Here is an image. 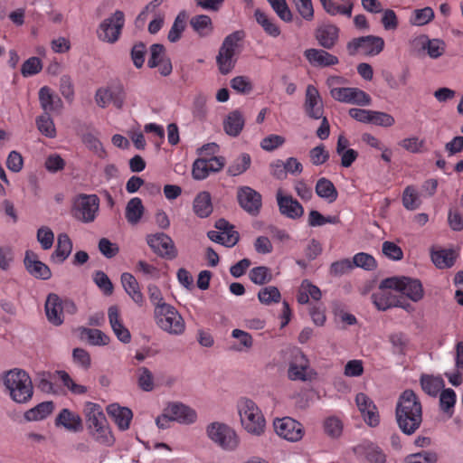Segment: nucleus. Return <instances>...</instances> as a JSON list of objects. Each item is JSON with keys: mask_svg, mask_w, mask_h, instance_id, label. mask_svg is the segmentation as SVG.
Wrapping results in <instances>:
<instances>
[{"mask_svg": "<svg viewBox=\"0 0 463 463\" xmlns=\"http://www.w3.org/2000/svg\"><path fill=\"white\" fill-rule=\"evenodd\" d=\"M395 417L398 427L406 435L414 434L422 423V405L411 390H405L399 397Z\"/></svg>", "mask_w": 463, "mask_h": 463, "instance_id": "nucleus-1", "label": "nucleus"}, {"mask_svg": "<svg viewBox=\"0 0 463 463\" xmlns=\"http://www.w3.org/2000/svg\"><path fill=\"white\" fill-rule=\"evenodd\" d=\"M237 408L243 430L252 436L263 435L266 430V420L258 405L249 398H241L238 402Z\"/></svg>", "mask_w": 463, "mask_h": 463, "instance_id": "nucleus-2", "label": "nucleus"}, {"mask_svg": "<svg viewBox=\"0 0 463 463\" xmlns=\"http://www.w3.org/2000/svg\"><path fill=\"white\" fill-rule=\"evenodd\" d=\"M4 384L15 402L25 403L33 397L32 380L24 370H10L4 377Z\"/></svg>", "mask_w": 463, "mask_h": 463, "instance_id": "nucleus-3", "label": "nucleus"}, {"mask_svg": "<svg viewBox=\"0 0 463 463\" xmlns=\"http://www.w3.org/2000/svg\"><path fill=\"white\" fill-rule=\"evenodd\" d=\"M243 36L242 32L236 31L224 38L216 56V63L222 74L226 75L234 69Z\"/></svg>", "mask_w": 463, "mask_h": 463, "instance_id": "nucleus-4", "label": "nucleus"}, {"mask_svg": "<svg viewBox=\"0 0 463 463\" xmlns=\"http://www.w3.org/2000/svg\"><path fill=\"white\" fill-rule=\"evenodd\" d=\"M205 433L213 444L225 451H234L240 445V438L235 430L224 422H211L206 426Z\"/></svg>", "mask_w": 463, "mask_h": 463, "instance_id": "nucleus-5", "label": "nucleus"}, {"mask_svg": "<svg viewBox=\"0 0 463 463\" xmlns=\"http://www.w3.org/2000/svg\"><path fill=\"white\" fill-rule=\"evenodd\" d=\"M343 82V78L331 76L326 80V84L331 88V97L343 103L354 104L358 106H369L372 99L369 94L358 88L353 87H334L335 84Z\"/></svg>", "mask_w": 463, "mask_h": 463, "instance_id": "nucleus-6", "label": "nucleus"}, {"mask_svg": "<svg viewBox=\"0 0 463 463\" xmlns=\"http://www.w3.org/2000/svg\"><path fill=\"white\" fill-rule=\"evenodd\" d=\"M154 317L157 326L169 335H180L185 330L184 318L171 305L163 306L154 311Z\"/></svg>", "mask_w": 463, "mask_h": 463, "instance_id": "nucleus-7", "label": "nucleus"}, {"mask_svg": "<svg viewBox=\"0 0 463 463\" xmlns=\"http://www.w3.org/2000/svg\"><path fill=\"white\" fill-rule=\"evenodd\" d=\"M124 24L125 14L122 11L117 10L99 24L97 36L104 43H115L120 37Z\"/></svg>", "mask_w": 463, "mask_h": 463, "instance_id": "nucleus-8", "label": "nucleus"}, {"mask_svg": "<svg viewBox=\"0 0 463 463\" xmlns=\"http://www.w3.org/2000/svg\"><path fill=\"white\" fill-rule=\"evenodd\" d=\"M383 286L394 288L413 302L420 301L424 295L423 287L419 279L409 277H392L383 279Z\"/></svg>", "mask_w": 463, "mask_h": 463, "instance_id": "nucleus-9", "label": "nucleus"}, {"mask_svg": "<svg viewBox=\"0 0 463 463\" xmlns=\"http://www.w3.org/2000/svg\"><path fill=\"white\" fill-rule=\"evenodd\" d=\"M99 209V198L96 194H80L74 202L72 215L85 223L92 222Z\"/></svg>", "mask_w": 463, "mask_h": 463, "instance_id": "nucleus-10", "label": "nucleus"}, {"mask_svg": "<svg viewBox=\"0 0 463 463\" xmlns=\"http://www.w3.org/2000/svg\"><path fill=\"white\" fill-rule=\"evenodd\" d=\"M384 48V40L380 36L366 35L352 39L346 44L347 52L354 56L362 53L367 56L378 55Z\"/></svg>", "mask_w": 463, "mask_h": 463, "instance_id": "nucleus-11", "label": "nucleus"}, {"mask_svg": "<svg viewBox=\"0 0 463 463\" xmlns=\"http://www.w3.org/2000/svg\"><path fill=\"white\" fill-rule=\"evenodd\" d=\"M316 373L309 366L307 358L297 352L288 365V377L291 381L307 382L315 378Z\"/></svg>", "mask_w": 463, "mask_h": 463, "instance_id": "nucleus-12", "label": "nucleus"}, {"mask_svg": "<svg viewBox=\"0 0 463 463\" xmlns=\"http://www.w3.org/2000/svg\"><path fill=\"white\" fill-rule=\"evenodd\" d=\"M394 288H387L383 286V280L376 292L372 295L373 303L379 310H387L392 307H400L409 311L411 308L410 304H404L402 300L397 298L391 290Z\"/></svg>", "mask_w": 463, "mask_h": 463, "instance_id": "nucleus-13", "label": "nucleus"}, {"mask_svg": "<svg viewBox=\"0 0 463 463\" xmlns=\"http://www.w3.org/2000/svg\"><path fill=\"white\" fill-rule=\"evenodd\" d=\"M273 425L276 433L288 441L296 442L303 437L304 430L301 423L290 417L276 419Z\"/></svg>", "mask_w": 463, "mask_h": 463, "instance_id": "nucleus-14", "label": "nucleus"}, {"mask_svg": "<svg viewBox=\"0 0 463 463\" xmlns=\"http://www.w3.org/2000/svg\"><path fill=\"white\" fill-rule=\"evenodd\" d=\"M237 198L240 206L252 216L260 213L262 200L260 193L250 186H241L238 189Z\"/></svg>", "mask_w": 463, "mask_h": 463, "instance_id": "nucleus-15", "label": "nucleus"}, {"mask_svg": "<svg viewBox=\"0 0 463 463\" xmlns=\"http://www.w3.org/2000/svg\"><path fill=\"white\" fill-rule=\"evenodd\" d=\"M359 411L366 424L376 427L380 423V415L373 401L366 394L360 392L355 397Z\"/></svg>", "mask_w": 463, "mask_h": 463, "instance_id": "nucleus-16", "label": "nucleus"}, {"mask_svg": "<svg viewBox=\"0 0 463 463\" xmlns=\"http://www.w3.org/2000/svg\"><path fill=\"white\" fill-rule=\"evenodd\" d=\"M304 109L306 114L314 119H320L324 114V104L317 89L308 85L306 89Z\"/></svg>", "mask_w": 463, "mask_h": 463, "instance_id": "nucleus-17", "label": "nucleus"}, {"mask_svg": "<svg viewBox=\"0 0 463 463\" xmlns=\"http://www.w3.org/2000/svg\"><path fill=\"white\" fill-rule=\"evenodd\" d=\"M149 247L158 255L174 259L176 257V250L172 239L165 233H156L147 236Z\"/></svg>", "mask_w": 463, "mask_h": 463, "instance_id": "nucleus-18", "label": "nucleus"}, {"mask_svg": "<svg viewBox=\"0 0 463 463\" xmlns=\"http://www.w3.org/2000/svg\"><path fill=\"white\" fill-rule=\"evenodd\" d=\"M24 263L28 273L36 279L45 280L52 277L50 268L33 250H26Z\"/></svg>", "mask_w": 463, "mask_h": 463, "instance_id": "nucleus-19", "label": "nucleus"}, {"mask_svg": "<svg viewBox=\"0 0 463 463\" xmlns=\"http://www.w3.org/2000/svg\"><path fill=\"white\" fill-rule=\"evenodd\" d=\"M165 409L166 415L171 418L172 421H177L181 424H192L197 419L194 410L180 402L169 403Z\"/></svg>", "mask_w": 463, "mask_h": 463, "instance_id": "nucleus-20", "label": "nucleus"}, {"mask_svg": "<svg viewBox=\"0 0 463 463\" xmlns=\"http://www.w3.org/2000/svg\"><path fill=\"white\" fill-rule=\"evenodd\" d=\"M277 203L279 213L289 219L296 220L304 214L303 206L291 195H283L281 192H278Z\"/></svg>", "mask_w": 463, "mask_h": 463, "instance_id": "nucleus-21", "label": "nucleus"}, {"mask_svg": "<svg viewBox=\"0 0 463 463\" xmlns=\"http://www.w3.org/2000/svg\"><path fill=\"white\" fill-rule=\"evenodd\" d=\"M39 102L44 114L60 112L63 108L61 98L48 86H43L39 90Z\"/></svg>", "mask_w": 463, "mask_h": 463, "instance_id": "nucleus-22", "label": "nucleus"}, {"mask_svg": "<svg viewBox=\"0 0 463 463\" xmlns=\"http://www.w3.org/2000/svg\"><path fill=\"white\" fill-rule=\"evenodd\" d=\"M45 313L48 321L53 326H61L64 321L61 298L54 294L48 295L45 302Z\"/></svg>", "mask_w": 463, "mask_h": 463, "instance_id": "nucleus-23", "label": "nucleus"}, {"mask_svg": "<svg viewBox=\"0 0 463 463\" xmlns=\"http://www.w3.org/2000/svg\"><path fill=\"white\" fill-rule=\"evenodd\" d=\"M304 56L312 66L329 67L339 62L336 56L322 49H307L304 52Z\"/></svg>", "mask_w": 463, "mask_h": 463, "instance_id": "nucleus-24", "label": "nucleus"}, {"mask_svg": "<svg viewBox=\"0 0 463 463\" xmlns=\"http://www.w3.org/2000/svg\"><path fill=\"white\" fill-rule=\"evenodd\" d=\"M339 38V28L335 24H324L316 31V39L325 49H332Z\"/></svg>", "mask_w": 463, "mask_h": 463, "instance_id": "nucleus-25", "label": "nucleus"}, {"mask_svg": "<svg viewBox=\"0 0 463 463\" xmlns=\"http://www.w3.org/2000/svg\"><path fill=\"white\" fill-rule=\"evenodd\" d=\"M107 411L119 430H126L129 428L133 418V413L130 409L120 407L118 404L113 403L108 406Z\"/></svg>", "mask_w": 463, "mask_h": 463, "instance_id": "nucleus-26", "label": "nucleus"}, {"mask_svg": "<svg viewBox=\"0 0 463 463\" xmlns=\"http://www.w3.org/2000/svg\"><path fill=\"white\" fill-rule=\"evenodd\" d=\"M354 453L370 463H385L386 457L381 449L373 443H362L354 449Z\"/></svg>", "mask_w": 463, "mask_h": 463, "instance_id": "nucleus-27", "label": "nucleus"}, {"mask_svg": "<svg viewBox=\"0 0 463 463\" xmlns=\"http://www.w3.org/2000/svg\"><path fill=\"white\" fill-rule=\"evenodd\" d=\"M121 283L125 291L131 299L139 307L144 306L145 297L142 294L139 284L135 277L130 273L125 272L121 275Z\"/></svg>", "mask_w": 463, "mask_h": 463, "instance_id": "nucleus-28", "label": "nucleus"}, {"mask_svg": "<svg viewBox=\"0 0 463 463\" xmlns=\"http://www.w3.org/2000/svg\"><path fill=\"white\" fill-rule=\"evenodd\" d=\"M55 425L62 426L69 431L77 432L82 429V420L78 414L69 409H62L55 419Z\"/></svg>", "mask_w": 463, "mask_h": 463, "instance_id": "nucleus-29", "label": "nucleus"}, {"mask_svg": "<svg viewBox=\"0 0 463 463\" xmlns=\"http://www.w3.org/2000/svg\"><path fill=\"white\" fill-rule=\"evenodd\" d=\"M84 412L89 430L108 422L101 407L97 403L87 402Z\"/></svg>", "mask_w": 463, "mask_h": 463, "instance_id": "nucleus-30", "label": "nucleus"}, {"mask_svg": "<svg viewBox=\"0 0 463 463\" xmlns=\"http://www.w3.org/2000/svg\"><path fill=\"white\" fill-rule=\"evenodd\" d=\"M430 258L438 269H449L455 263L457 253L452 249H437L431 250Z\"/></svg>", "mask_w": 463, "mask_h": 463, "instance_id": "nucleus-31", "label": "nucleus"}, {"mask_svg": "<svg viewBox=\"0 0 463 463\" xmlns=\"http://www.w3.org/2000/svg\"><path fill=\"white\" fill-rule=\"evenodd\" d=\"M324 10L331 16L343 15L350 18L353 14L354 2L337 3L335 0H319Z\"/></svg>", "mask_w": 463, "mask_h": 463, "instance_id": "nucleus-32", "label": "nucleus"}, {"mask_svg": "<svg viewBox=\"0 0 463 463\" xmlns=\"http://www.w3.org/2000/svg\"><path fill=\"white\" fill-rule=\"evenodd\" d=\"M72 241L66 233H60L57 237L55 250L52 259L57 263H62L71 253Z\"/></svg>", "mask_w": 463, "mask_h": 463, "instance_id": "nucleus-33", "label": "nucleus"}, {"mask_svg": "<svg viewBox=\"0 0 463 463\" xmlns=\"http://www.w3.org/2000/svg\"><path fill=\"white\" fill-rule=\"evenodd\" d=\"M193 210L200 218H206L213 213L211 194L206 192L199 193L193 203Z\"/></svg>", "mask_w": 463, "mask_h": 463, "instance_id": "nucleus-34", "label": "nucleus"}, {"mask_svg": "<svg viewBox=\"0 0 463 463\" xmlns=\"http://www.w3.org/2000/svg\"><path fill=\"white\" fill-rule=\"evenodd\" d=\"M244 127V118L239 110L232 111L223 122V128L227 135L237 137Z\"/></svg>", "mask_w": 463, "mask_h": 463, "instance_id": "nucleus-35", "label": "nucleus"}, {"mask_svg": "<svg viewBox=\"0 0 463 463\" xmlns=\"http://www.w3.org/2000/svg\"><path fill=\"white\" fill-rule=\"evenodd\" d=\"M145 208L142 201L138 197L130 199L126 206L125 216L128 223L131 225L137 224L144 214Z\"/></svg>", "mask_w": 463, "mask_h": 463, "instance_id": "nucleus-36", "label": "nucleus"}, {"mask_svg": "<svg viewBox=\"0 0 463 463\" xmlns=\"http://www.w3.org/2000/svg\"><path fill=\"white\" fill-rule=\"evenodd\" d=\"M316 193L319 197L327 200L329 203L335 202L338 195L334 184L325 177L317 180Z\"/></svg>", "mask_w": 463, "mask_h": 463, "instance_id": "nucleus-37", "label": "nucleus"}, {"mask_svg": "<svg viewBox=\"0 0 463 463\" xmlns=\"http://www.w3.org/2000/svg\"><path fill=\"white\" fill-rule=\"evenodd\" d=\"M54 409L52 402H43L24 413V418L29 421L41 420L50 415Z\"/></svg>", "mask_w": 463, "mask_h": 463, "instance_id": "nucleus-38", "label": "nucleus"}, {"mask_svg": "<svg viewBox=\"0 0 463 463\" xmlns=\"http://www.w3.org/2000/svg\"><path fill=\"white\" fill-rule=\"evenodd\" d=\"M190 25L200 36H207L213 30L212 19L205 14L193 16L190 20Z\"/></svg>", "mask_w": 463, "mask_h": 463, "instance_id": "nucleus-39", "label": "nucleus"}, {"mask_svg": "<svg viewBox=\"0 0 463 463\" xmlns=\"http://www.w3.org/2000/svg\"><path fill=\"white\" fill-rule=\"evenodd\" d=\"M90 436L99 444L104 446H112L114 437L109 430V423L106 422L100 426L89 430Z\"/></svg>", "mask_w": 463, "mask_h": 463, "instance_id": "nucleus-40", "label": "nucleus"}, {"mask_svg": "<svg viewBox=\"0 0 463 463\" xmlns=\"http://www.w3.org/2000/svg\"><path fill=\"white\" fill-rule=\"evenodd\" d=\"M257 23L263 28L269 35L278 37L280 34L279 27L264 12L257 9L254 13Z\"/></svg>", "mask_w": 463, "mask_h": 463, "instance_id": "nucleus-41", "label": "nucleus"}, {"mask_svg": "<svg viewBox=\"0 0 463 463\" xmlns=\"http://www.w3.org/2000/svg\"><path fill=\"white\" fill-rule=\"evenodd\" d=\"M109 102L112 103L118 109H121L124 107L127 92L122 84L112 85L107 87Z\"/></svg>", "mask_w": 463, "mask_h": 463, "instance_id": "nucleus-42", "label": "nucleus"}, {"mask_svg": "<svg viewBox=\"0 0 463 463\" xmlns=\"http://www.w3.org/2000/svg\"><path fill=\"white\" fill-rule=\"evenodd\" d=\"M38 130L45 137L53 138L56 137V128L50 114H43L36 118Z\"/></svg>", "mask_w": 463, "mask_h": 463, "instance_id": "nucleus-43", "label": "nucleus"}, {"mask_svg": "<svg viewBox=\"0 0 463 463\" xmlns=\"http://www.w3.org/2000/svg\"><path fill=\"white\" fill-rule=\"evenodd\" d=\"M80 335L92 345H106L109 341V337L99 329L82 328Z\"/></svg>", "mask_w": 463, "mask_h": 463, "instance_id": "nucleus-44", "label": "nucleus"}, {"mask_svg": "<svg viewBox=\"0 0 463 463\" xmlns=\"http://www.w3.org/2000/svg\"><path fill=\"white\" fill-rule=\"evenodd\" d=\"M251 160L249 154H241L228 167V174L237 176L244 173L250 165Z\"/></svg>", "mask_w": 463, "mask_h": 463, "instance_id": "nucleus-45", "label": "nucleus"}, {"mask_svg": "<svg viewBox=\"0 0 463 463\" xmlns=\"http://www.w3.org/2000/svg\"><path fill=\"white\" fill-rule=\"evenodd\" d=\"M281 295L277 287L269 286L261 288L258 293V298L261 304L270 305L272 303H279Z\"/></svg>", "mask_w": 463, "mask_h": 463, "instance_id": "nucleus-46", "label": "nucleus"}, {"mask_svg": "<svg viewBox=\"0 0 463 463\" xmlns=\"http://www.w3.org/2000/svg\"><path fill=\"white\" fill-rule=\"evenodd\" d=\"M389 341L392 346V352L398 354H404L408 345H409V338L408 336L402 332H395L389 335Z\"/></svg>", "mask_w": 463, "mask_h": 463, "instance_id": "nucleus-47", "label": "nucleus"}, {"mask_svg": "<svg viewBox=\"0 0 463 463\" xmlns=\"http://www.w3.org/2000/svg\"><path fill=\"white\" fill-rule=\"evenodd\" d=\"M185 20L186 14L184 12H180L175 17L167 35V38L171 43H175L180 39L182 33L185 28Z\"/></svg>", "mask_w": 463, "mask_h": 463, "instance_id": "nucleus-48", "label": "nucleus"}, {"mask_svg": "<svg viewBox=\"0 0 463 463\" xmlns=\"http://www.w3.org/2000/svg\"><path fill=\"white\" fill-rule=\"evenodd\" d=\"M422 49L427 52L431 59H438L445 52L446 44L442 40L431 39L427 40L426 43L422 44Z\"/></svg>", "mask_w": 463, "mask_h": 463, "instance_id": "nucleus-49", "label": "nucleus"}, {"mask_svg": "<svg viewBox=\"0 0 463 463\" xmlns=\"http://www.w3.org/2000/svg\"><path fill=\"white\" fill-rule=\"evenodd\" d=\"M434 18V12L430 7L416 9L410 19L412 25L421 26L430 23Z\"/></svg>", "mask_w": 463, "mask_h": 463, "instance_id": "nucleus-50", "label": "nucleus"}, {"mask_svg": "<svg viewBox=\"0 0 463 463\" xmlns=\"http://www.w3.org/2000/svg\"><path fill=\"white\" fill-rule=\"evenodd\" d=\"M250 279L254 284L264 285L271 281L272 274L269 268L260 266L250 271Z\"/></svg>", "mask_w": 463, "mask_h": 463, "instance_id": "nucleus-51", "label": "nucleus"}, {"mask_svg": "<svg viewBox=\"0 0 463 463\" xmlns=\"http://www.w3.org/2000/svg\"><path fill=\"white\" fill-rule=\"evenodd\" d=\"M420 384L427 394L435 397L443 386V381L431 376H422Z\"/></svg>", "mask_w": 463, "mask_h": 463, "instance_id": "nucleus-52", "label": "nucleus"}, {"mask_svg": "<svg viewBox=\"0 0 463 463\" xmlns=\"http://www.w3.org/2000/svg\"><path fill=\"white\" fill-rule=\"evenodd\" d=\"M298 14L306 21L314 19V7L312 0H291Z\"/></svg>", "mask_w": 463, "mask_h": 463, "instance_id": "nucleus-53", "label": "nucleus"}, {"mask_svg": "<svg viewBox=\"0 0 463 463\" xmlns=\"http://www.w3.org/2000/svg\"><path fill=\"white\" fill-rule=\"evenodd\" d=\"M456 403V393L452 389H445L441 392L439 395V405L440 409L449 413V416L452 415V409Z\"/></svg>", "mask_w": 463, "mask_h": 463, "instance_id": "nucleus-54", "label": "nucleus"}, {"mask_svg": "<svg viewBox=\"0 0 463 463\" xmlns=\"http://www.w3.org/2000/svg\"><path fill=\"white\" fill-rule=\"evenodd\" d=\"M403 206L410 211L416 210L420 204L417 191L412 186H407L402 194Z\"/></svg>", "mask_w": 463, "mask_h": 463, "instance_id": "nucleus-55", "label": "nucleus"}, {"mask_svg": "<svg viewBox=\"0 0 463 463\" xmlns=\"http://www.w3.org/2000/svg\"><path fill=\"white\" fill-rule=\"evenodd\" d=\"M438 460L437 453L430 450H423L414 453L405 458L404 463H436Z\"/></svg>", "mask_w": 463, "mask_h": 463, "instance_id": "nucleus-56", "label": "nucleus"}, {"mask_svg": "<svg viewBox=\"0 0 463 463\" xmlns=\"http://www.w3.org/2000/svg\"><path fill=\"white\" fill-rule=\"evenodd\" d=\"M93 281L106 296H110L113 293V284L103 271H95L93 274Z\"/></svg>", "mask_w": 463, "mask_h": 463, "instance_id": "nucleus-57", "label": "nucleus"}, {"mask_svg": "<svg viewBox=\"0 0 463 463\" xmlns=\"http://www.w3.org/2000/svg\"><path fill=\"white\" fill-rule=\"evenodd\" d=\"M137 383L140 389L150 392L154 389V377L146 367H140L137 370Z\"/></svg>", "mask_w": 463, "mask_h": 463, "instance_id": "nucleus-58", "label": "nucleus"}, {"mask_svg": "<svg viewBox=\"0 0 463 463\" xmlns=\"http://www.w3.org/2000/svg\"><path fill=\"white\" fill-rule=\"evenodd\" d=\"M36 237L43 250H47L52 247L54 241V233L49 227L43 226L39 228Z\"/></svg>", "mask_w": 463, "mask_h": 463, "instance_id": "nucleus-59", "label": "nucleus"}, {"mask_svg": "<svg viewBox=\"0 0 463 463\" xmlns=\"http://www.w3.org/2000/svg\"><path fill=\"white\" fill-rule=\"evenodd\" d=\"M370 123L380 127L389 128L394 125L395 119L392 115L386 112L372 110Z\"/></svg>", "mask_w": 463, "mask_h": 463, "instance_id": "nucleus-60", "label": "nucleus"}, {"mask_svg": "<svg viewBox=\"0 0 463 463\" xmlns=\"http://www.w3.org/2000/svg\"><path fill=\"white\" fill-rule=\"evenodd\" d=\"M353 265L354 267L356 266L367 270H373L376 267V261L373 256L360 252L354 256Z\"/></svg>", "mask_w": 463, "mask_h": 463, "instance_id": "nucleus-61", "label": "nucleus"}, {"mask_svg": "<svg viewBox=\"0 0 463 463\" xmlns=\"http://www.w3.org/2000/svg\"><path fill=\"white\" fill-rule=\"evenodd\" d=\"M42 61L38 57H31L22 65L21 72L23 76L28 77L37 74L42 71Z\"/></svg>", "mask_w": 463, "mask_h": 463, "instance_id": "nucleus-62", "label": "nucleus"}, {"mask_svg": "<svg viewBox=\"0 0 463 463\" xmlns=\"http://www.w3.org/2000/svg\"><path fill=\"white\" fill-rule=\"evenodd\" d=\"M324 429L327 435L337 438L342 434L343 424L336 417H329L324 422Z\"/></svg>", "mask_w": 463, "mask_h": 463, "instance_id": "nucleus-63", "label": "nucleus"}, {"mask_svg": "<svg viewBox=\"0 0 463 463\" xmlns=\"http://www.w3.org/2000/svg\"><path fill=\"white\" fill-rule=\"evenodd\" d=\"M276 14L284 22L290 23L293 21V14L288 7L286 0H280L270 5Z\"/></svg>", "mask_w": 463, "mask_h": 463, "instance_id": "nucleus-64", "label": "nucleus"}]
</instances>
